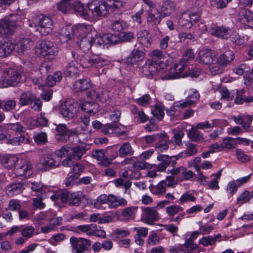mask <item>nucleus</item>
Segmentation results:
<instances>
[{
  "mask_svg": "<svg viewBox=\"0 0 253 253\" xmlns=\"http://www.w3.org/2000/svg\"><path fill=\"white\" fill-rule=\"evenodd\" d=\"M170 143L169 136L165 131L157 133L155 148L159 152H163L169 149Z\"/></svg>",
  "mask_w": 253,
  "mask_h": 253,
  "instance_id": "17",
  "label": "nucleus"
},
{
  "mask_svg": "<svg viewBox=\"0 0 253 253\" xmlns=\"http://www.w3.org/2000/svg\"><path fill=\"white\" fill-rule=\"evenodd\" d=\"M236 157L239 161L243 163L248 162L250 160V157L246 155L244 151L241 149L236 150Z\"/></svg>",
  "mask_w": 253,
  "mask_h": 253,
  "instance_id": "64",
  "label": "nucleus"
},
{
  "mask_svg": "<svg viewBox=\"0 0 253 253\" xmlns=\"http://www.w3.org/2000/svg\"><path fill=\"white\" fill-rule=\"evenodd\" d=\"M221 143L223 150L234 149L237 145V139L231 137L223 138Z\"/></svg>",
  "mask_w": 253,
  "mask_h": 253,
  "instance_id": "45",
  "label": "nucleus"
},
{
  "mask_svg": "<svg viewBox=\"0 0 253 253\" xmlns=\"http://www.w3.org/2000/svg\"><path fill=\"white\" fill-rule=\"evenodd\" d=\"M79 55L76 52L72 51L71 53L72 61L68 63L66 68V75L69 76H75L78 74V68L77 65L79 64L78 60Z\"/></svg>",
  "mask_w": 253,
  "mask_h": 253,
  "instance_id": "19",
  "label": "nucleus"
},
{
  "mask_svg": "<svg viewBox=\"0 0 253 253\" xmlns=\"http://www.w3.org/2000/svg\"><path fill=\"white\" fill-rule=\"evenodd\" d=\"M32 43L33 42L28 38L21 39L17 44L18 52H23L25 50H27Z\"/></svg>",
  "mask_w": 253,
  "mask_h": 253,
  "instance_id": "51",
  "label": "nucleus"
},
{
  "mask_svg": "<svg viewBox=\"0 0 253 253\" xmlns=\"http://www.w3.org/2000/svg\"><path fill=\"white\" fill-rule=\"evenodd\" d=\"M14 44L11 42L2 40L0 41V57H5L10 55L14 50Z\"/></svg>",
  "mask_w": 253,
  "mask_h": 253,
  "instance_id": "22",
  "label": "nucleus"
},
{
  "mask_svg": "<svg viewBox=\"0 0 253 253\" xmlns=\"http://www.w3.org/2000/svg\"><path fill=\"white\" fill-rule=\"evenodd\" d=\"M87 149L84 146H76L70 147V156L76 161L80 160L85 154Z\"/></svg>",
  "mask_w": 253,
  "mask_h": 253,
  "instance_id": "26",
  "label": "nucleus"
},
{
  "mask_svg": "<svg viewBox=\"0 0 253 253\" xmlns=\"http://www.w3.org/2000/svg\"><path fill=\"white\" fill-rule=\"evenodd\" d=\"M62 79V74L60 71L56 72L52 76H49L47 78V84L49 86H52L56 82H60Z\"/></svg>",
  "mask_w": 253,
  "mask_h": 253,
  "instance_id": "55",
  "label": "nucleus"
},
{
  "mask_svg": "<svg viewBox=\"0 0 253 253\" xmlns=\"http://www.w3.org/2000/svg\"><path fill=\"white\" fill-rule=\"evenodd\" d=\"M98 38V35L96 31L93 30L91 32H88L86 35L84 36L80 42V47L84 52L88 51L92 46L96 48L101 47L96 43V39Z\"/></svg>",
  "mask_w": 253,
  "mask_h": 253,
  "instance_id": "7",
  "label": "nucleus"
},
{
  "mask_svg": "<svg viewBox=\"0 0 253 253\" xmlns=\"http://www.w3.org/2000/svg\"><path fill=\"white\" fill-rule=\"evenodd\" d=\"M52 42L49 41L43 40L35 48V53L37 55L42 57L45 56L46 52L51 47Z\"/></svg>",
  "mask_w": 253,
  "mask_h": 253,
  "instance_id": "31",
  "label": "nucleus"
},
{
  "mask_svg": "<svg viewBox=\"0 0 253 253\" xmlns=\"http://www.w3.org/2000/svg\"><path fill=\"white\" fill-rule=\"evenodd\" d=\"M144 57V53L139 48H134L127 57L126 63L128 66H132Z\"/></svg>",
  "mask_w": 253,
  "mask_h": 253,
  "instance_id": "21",
  "label": "nucleus"
},
{
  "mask_svg": "<svg viewBox=\"0 0 253 253\" xmlns=\"http://www.w3.org/2000/svg\"><path fill=\"white\" fill-rule=\"evenodd\" d=\"M13 172L16 177L28 178L33 173V167L31 162L28 160H19L13 166Z\"/></svg>",
  "mask_w": 253,
  "mask_h": 253,
  "instance_id": "6",
  "label": "nucleus"
},
{
  "mask_svg": "<svg viewBox=\"0 0 253 253\" xmlns=\"http://www.w3.org/2000/svg\"><path fill=\"white\" fill-rule=\"evenodd\" d=\"M126 27V23L120 18L114 20L112 24L113 30L118 32L122 31Z\"/></svg>",
  "mask_w": 253,
  "mask_h": 253,
  "instance_id": "58",
  "label": "nucleus"
},
{
  "mask_svg": "<svg viewBox=\"0 0 253 253\" xmlns=\"http://www.w3.org/2000/svg\"><path fill=\"white\" fill-rule=\"evenodd\" d=\"M58 51L59 49L57 45L52 42L51 47H50L48 51L45 52L46 53L45 56H43L42 57L52 59L57 55Z\"/></svg>",
  "mask_w": 253,
  "mask_h": 253,
  "instance_id": "56",
  "label": "nucleus"
},
{
  "mask_svg": "<svg viewBox=\"0 0 253 253\" xmlns=\"http://www.w3.org/2000/svg\"><path fill=\"white\" fill-rule=\"evenodd\" d=\"M179 24L183 28L189 29L191 28L192 24L190 21V17L189 12H184L181 14L178 19Z\"/></svg>",
  "mask_w": 253,
  "mask_h": 253,
  "instance_id": "47",
  "label": "nucleus"
},
{
  "mask_svg": "<svg viewBox=\"0 0 253 253\" xmlns=\"http://www.w3.org/2000/svg\"><path fill=\"white\" fill-rule=\"evenodd\" d=\"M141 220L145 223L152 225L159 219V214L156 207H144L142 208Z\"/></svg>",
  "mask_w": 253,
  "mask_h": 253,
  "instance_id": "12",
  "label": "nucleus"
},
{
  "mask_svg": "<svg viewBox=\"0 0 253 253\" xmlns=\"http://www.w3.org/2000/svg\"><path fill=\"white\" fill-rule=\"evenodd\" d=\"M77 60L79 64L83 68H100L108 65L110 62V60L104 57L97 56L90 58L86 54L79 56Z\"/></svg>",
  "mask_w": 253,
  "mask_h": 253,
  "instance_id": "3",
  "label": "nucleus"
},
{
  "mask_svg": "<svg viewBox=\"0 0 253 253\" xmlns=\"http://www.w3.org/2000/svg\"><path fill=\"white\" fill-rule=\"evenodd\" d=\"M35 95L31 91H28L22 92L19 96V104L21 106L29 105Z\"/></svg>",
  "mask_w": 253,
  "mask_h": 253,
  "instance_id": "39",
  "label": "nucleus"
},
{
  "mask_svg": "<svg viewBox=\"0 0 253 253\" xmlns=\"http://www.w3.org/2000/svg\"><path fill=\"white\" fill-rule=\"evenodd\" d=\"M211 34L223 39H227L231 35V31L224 27H217L216 29L211 30Z\"/></svg>",
  "mask_w": 253,
  "mask_h": 253,
  "instance_id": "30",
  "label": "nucleus"
},
{
  "mask_svg": "<svg viewBox=\"0 0 253 253\" xmlns=\"http://www.w3.org/2000/svg\"><path fill=\"white\" fill-rule=\"evenodd\" d=\"M129 234L130 233L128 230L118 228L113 231L112 237L116 238H123L128 236Z\"/></svg>",
  "mask_w": 253,
  "mask_h": 253,
  "instance_id": "61",
  "label": "nucleus"
},
{
  "mask_svg": "<svg viewBox=\"0 0 253 253\" xmlns=\"http://www.w3.org/2000/svg\"><path fill=\"white\" fill-rule=\"evenodd\" d=\"M220 120L217 119H214L211 121V123H210L208 121H206L203 122L199 123L196 125L195 128L196 129H211L213 127L218 126L219 125Z\"/></svg>",
  "mask_w": 253,
  "mask_h": 253,
  "instance_id": "37",
  "label": "nucleus"
},
{
  "mask_svg": "<svg viewBox=\"0 0 253 253\" xmlns=\"http://www.w3.org/2000/svg\"><path fill=\"white\" fill-rule=\"evenodd\" d=\"M127 201L120 196H116L112 194L111 198L110 208L111 209H117L119 207H124L127 205Z\"/></svg>",
  "mask_w": 253,
  "mask_h": 253,
  "instance_id": "38",
  "label": "nucleus"
},
{
  "mask_svg": "<svg viewBox=\"0 0 253 253\" xmlns=\"http://www.w3.org/2000/svg\"><path fill=\"white\" fill-rule=\"evenodd\" d=\"M104 94V91L101 89H96L88 91L87 96L93 100H101Z\"/></svg>",
  "mask_w": 253,
  "mask_h": 253,
  "instance_id": "49",
  "label": "nucleus"
},
{
  "mask_svg": "<svg viewBox=\"0 0 253 253\" xmlns=\"http://www.w3.org/2000/svg\"><path fill=\"white\" fill-rule=\"evenodd\" d=\"M120 42V34L119 35L110 33L105 34L102 35H98V38L96 39V43L101 47L104 48L108 44H117Z\"/></svg>",
  "mask_w": 253,
  "mask_h": 253,
  "instance_id": "16",
  "label": "nucleus"
},
{
  "mask_svg": "<svg viewBox=\"0 0 253 253\" xmlns=\"http://www.w3.org/2000/svg\"><path fill=\"white\" fill-rule=\"evenodd\" d=\"M186 64L180 60L178 63L174 65V68L169 71H167L162 77L163 80L173 79L179 78L184 76V71Z\"/></svg>",
  "mask_w": 253,
  "mask_h": 253,
  "instance_id": "13",
  "label": "nucleus"
},
{
  "mask_svg": "<svg viewBox=\"0 0 253 253\" xmlns=\"http://www.w3.org/2000/svg\"><path fill=\"white\" fill-rule=\"evenodd\" d=\"M167 56L168 53L166 51L158 49L154 50L151 54L152 58L158 60L165 59L167 58Z\"/></svg>",
  "mask_w": 253,
  "mask_h": 253,
  "instance_id": "62",
  "label": "nucleus"
},
{
  "mask_svg": "<svg viewBox=\"0 0 253 253\" xmlns=\"http://www.w3.org/2000/svg\"><path fill=\"white\" fill-rule=\"evenodd\" d=\"M189 138L193 141L199 142L204 139L203 134L196 129H192L188 133Z\"/></svg>",
  "mask_w": 253,
  "mask_h": 253,
  "instance_id": "54",
  "label": "nucleus"
},
{
  "mask_svg": "<svg viewBox=\"0 0 253 253\" xmlns=\"http://www.w3.org/2000/svg\"><path fill=\"white\" fill-rule=\"evenodd\" d=\"M17 157L11 155H6L0 157V162L7 169H11L17 161Z\"/></svg>",
  "mask_w": 253,
  "mask_h": 253,
  "instance_id": "43",
  "label": "nucleus"
},
{
  "mask_svg": "<svg viewBox=\"0 0 253 253\" xmlns=\"http://www.w3.org/2000/svg\"><path fill=\"white\" fill-rule=\"evenodd\" d=\"M138 40L140 43L145 46L149 47L152 43L151 35L146 30H141L137 33Z\"/></svg>",
  "mask_w": 253,
  "mask_h": 253,
  "instance_id": "28",
  "label": "nucleus"
},
{
  "mask_svg": "<svg viewBox=\"0 0 253 253\" xmlns=\"http://www.w3.org/2000/svg\"><path fill=\"white\" fill-rule=\"evenodd\" d=\"M60 165V160L52 154H47L42 158L38 164L42 170L47 171L52 169L58 168Z\"/></svg>",
  "mask_w": 253,
  "mask_h": 253,
  "instance_id": "11",
  "label": "nucleus"
},
{
  "mask_svg": "<svg viewBox=\"0 0 253 253\" xmlns=\"http://www.w3.org/2000/svg\"><path fill=\"white\" fill-rule=\"evenodd\" d=\"M234 121L236 124L242 126L243 129L246 132H249L251 129V124L253 120V117L247 113L240 114L233 117Z\"/></svg>",
  "mask_w": 253,
  "mask_h": 253,
  "instance_id": "18",
  "label": "nucleus"
},
{
  "mask_svg": "<svg viewBox=\"0 0 253 253\" xmlns=\"http://www.w3.org/2000/svg\"><path fill=\"white\" fill-rule=\"evenodd\" d=\"M72 253H84L91 246V241L84 238L72 236L70 239Z\"/></svg>",
  "mask_w": 253,
  "mask_h": 253,
  "instance_id": "8",
  "label": "nucleus"
},
{
  "mask_svg": "<svg viewBox=\"0 0 253 253\" xmlns=\"http://www.w3.org/2000/svg\"><path fill=\"white\" fill-rule=\"evenodd\" d=\"M20 233L26 239H30L36 234V229L32 225L21 226Z\"/></svg>",
  "mask_w": 253,
  "mask_h": 253,
  "instance_id": "42",
  "label": "nucleus"
},
{
  "mask_svg": "<svg viewBox=\"0 0 253 253\" xmlns=\"http://www.w3.org/2000/svg\"><path fill=\"white\" fill-rule=\"evenodd\" d=\"M90 87V81L86 79L79 80L73 84V88L76 91L85 90Z\"/></svg>",
  "mask_w": 253,
  "mask_h": 253,
  "instance_id": "34",
  "label": "nucleus"
},
{
  "mask_svg": "<svg viewBox=\"0 0 253 253\" xmlns=\"http://www.w3.org/2000/svg\"><path fill=\"white\" fill-rule=\"evenodd\" d=\"M75 12L85 19H88L90 14L88 13V9L84 7V5L79 0H73L72 3V7Z\"/></svg>",
  "mask_w": 253,
  "mask_h": 253,
  "instance_id": "20",
  "label": "nucleus"
},
{
  "mask_svg": "<svg viewBox=\"0 0 253 253\" xmlns=\"http://www.w3.org/2000/svg\"><path fill=\"white\" fill-rule=\"evenodd\" d=\"M184 136V133L182 131H177L170 140V142L174 143L176 145L180 146L182 144L181 140Z\"/></svg>",
  "mask_w": 253,
  "mask_h": 253,
  "instance_id": "59",
  "label": "nucleus"
},
{
  "mask_svg": "<svg viewBox=\"0 0 253 253\" xmlns=\"http://www.w3.org/2000/svg\"><path fill=\"white\" fill-rule=\"evenodd\" d=\"M76 232L79 233L82 232L88 236H92L95 234L94 231L96 230V224L79 225L76 227Z\"/></svg>",
  "mask_w": 253,
  "mask_h": 253,
  "instance_id": "33",
  "label": "nucleus"
},
{
  "mask_svg": "<svg viewBox=\"0 0 253 253\" xmlns=\"http://www.w3.org/2000/svg\"><path fill=\"white\" fill-rule=\"evenodd\" d=\"M71 193L69 191H64L57 193L54 194L51 196L53 201L60 200L63 203H68Z\"/></svg>",
  "mask_w": 253,
  "mask_h": 253,
  "instance_id": "40",
  "label": "nucleus"
},
{
  "mask_svg": "<svg viewBox=\"0 0 253 253\" xmlns=\"http://www.w3.org/2000/svg\"><path fill=\"white\" fill-rule=\"evenodd\" d=\"M81 197L80 195L76 193H71L69 205L71 206H77L81 203Z\"/></svg>",
  "mask_w": 253,
  "mask_h": 253,
  "instance_id": "63",
  "label": "nucleus"
},
{
  "mask_svg": "<svg viewBox=\"0 0 253 253\" xmlns=\"http://www.w3.org/2000/svg\"><path fill=\"white\" fill-rule=\"evenodd\" d=\"M25 81L26 77L21 72L11 69L4 73L0 80V87L16 86Z\"/></svg>",
  "mask_w": 253,
  "mask_h": 253,
  "instance_id": "1",
  "label": "nucleus"
},
{
  "mask_svg": "<svg viewBox=\"0 0 253 253\" xmlns=\"http://www.w3.org/2000/svg\"><path fill=\"white\" fill-rule=\"evenodd\" d=\"M196 198L192 194L189 192H185L181 196L179 199V203L180 205H183L185 203L188 202H195Z\"/></svg>",
  "mask_w": 253,
  "mask_h": 253,
  "instance_id": "60",
  "label": "nucleus"
},
{
  "mask_svg": "<svg viewBox=\"0 0 253 253\" xmlns=\"http://www.w3.org/2000/svg\"><path fill=\"white\" fill-rule=\"evenodd\" d=\"M104 3L108 10V14L110 11H114L116 9H118L122 5L120 1L116 0H107Z\"/></svg>",
  "mask_w": 253,
  "mask_h": 253,
  "instance_id": "53",
  "label": "nucleus"
},
{
  "mask_svg": "<svg viewBox=\"0 0 253 253\" xmlns=\"http://www.w3.org/2000/svg\"><path fill=\"white\" fill-rule=\"evenodd\" d=\"M143 73L145 76L148 78L152 77L156 75L162 78L164 75L162 74L163 69H161L160 65L154 62L146 63L142 67Z\"/></svg>",
  "mask_w": 253,
  "mask_h": 253,
  "instance_id": "14",
  "label": "nucleus"
},
{
  "mask_svg": "<svg viewBox=\"0 0 253 253\" xmlns=\"http://www.w3.org/2000/svg\"><path fill=\"white\" fill-rule=\"evenodd\" d=\"M33 21L35 27H38L37 30L42 35L45 36L52 32L53 22L50 17L44 15L36 16Z\"/></svg>",
  "mask_w": 253,
  "mask_h": 253,
  "instance_id": "5",
  "label": "nucleus"
},
{
  "mask_svg": "<svg viewBox=\"0 0 253 253\" xmlns=\"http://www.w3.org/2000/svg\"><path fill=\"white\" fill-rule=\"evenodd\" d=\"M162 16V13L158 11L154 12L152 9H150L147 11V20L148 22L158 25L161 21Z\"/></svg>",
  "mask_w": 253,
  "mask_h": 253,
  "instance_id": "35",
  "label": "nucleus"
},
{
  "mask_svg": "<svg viewBox=\"0 0 253 253\" xmlns=\"http://www.w3.org/2000/svg\"><path fill=\"white\" fill-rule=\"evenodd\" d=\"M240 22L250 27H253V13L249 10H243L240 14Z\"/></svg>",
  "mask_w": 253,
  "mask_h": 253,
  "instance_id": "27",
  "label": "nucleus"
},
{
  "mask_svg": "<svg viewBox=\"0 0 253 253\" xmlns=\"http://www.w3.org/2000/svg\"><path fill=\"white\" fill-rule=\"evenodd\" d=\"M42 100L35 95L29 106L34 111L39 112L42 110Z\"/></svg>",
  "mask_w": 253,
  "mask_h": 253,
  "instance_id": "57",
  "label": "nucleus"
},
{
  "mask_svg": "<svg viewBox=\"0 0 253 253\" xmlns=\"http://www.w3.org/2000/svg\"><path fill=\"white\" fill-rule=\"evenodd\" d=\"M24 189L23 184L20 183H13L7 187L6 192L10 196H13L20 194Z\"/></svg>",
  "mask_w": 253,
  "mask_h": 253,
  "instance_id": "36",
  "label": "nucleus"
},
{
  "mask_svg": "<svg viewBox=\"0 0 253 253\" xmlns=\"http://www.w3.org/2000/svg\"><path fill=\"white\" fill-rule=\"evenodd\" d=\"M57 134L55 138L58 141L66 142L68 140V127L65 124H60L56 126Z\"/></svg>",
  "mask_w": 253,
  "mask_h": 253,
  "instance_id": "24",
  "label": "nucleus"
},
{
  "mask_svg": "<svg viewBox=\"0 0 253 253\" xmlns=\"http://www.w3.org/2000/svg\"><path fill=\"white\" fill-rule=\"evenodd\" d=\"M73 27L66 26L61 29L59 32V39L62 42H66L71 40L74 35Z\"/></svg>",
  "mask_w": 253,
  "mask_h": 253,
  "instance_id": "25",
  "label": "nucleus"
},
{
  "mask_svg": "<svg viewBox=\"0 0 253 253\" xmlns=\"http://www.w3.org/2000/svg\"><path fill=\"white\" fill-rule=\"evenodd\" d=\"M73 28L74 35L77 36H83V37L86 35L88 32L92 31L91 30V27L89 25L87 26L84 24L74 26Z\"/></svg>",
  "mask_w": 253,
  "mask_h": 253,
  "instance_id": "46",
  "label": "nucleus"
},
{
  "mask_svg": "<svg viewBox=\"0 0 253 253\" xmlns=\"http://www.w3.org/2000/svg\"><path fill=\"white\" fill-rule=\"evenodd\" d=\"M167 182L166 180H162L157 185L151 184L149 189L151 192L156 195H162L166 191Z\"/></svg>",
  "mask_w": 253,
  "mask_h": 253,
  "instance_id": "32",
  "label": "nucleus"
},
{
  "mask_svg": "<svg viewBox=\"0 0 253 253\" xmlns=\"http://www.w3.org/2000/svg\"><path fill=\"white\" fill-rule=\"evenodd\" d=\"M78 106L76 102L73 101H67L60 106L59 113L65 119H74L79 110Z\"/></svg>",
  "mask_w": 253,
  "mask_h": 253,
  "instance_id": "9",
  "label": "nucleus"
},
{
  "mask_svg": "<svg viewBox=\"0 0 253 253\" xmlns=\"http://www.w3.org/2000/svg\"><path fill=\"white\" fill-rule=\"evenodd\" d=\"M157 160L168 167H174L176 165L177 158L176 156L169 157L168 155L160 154L157 157Z\"/></svg>",
  "mask_w": 253,
  "mask_h": 253,
  "instance_id": "44",
  "label": "nucleus"
},
{
  "mask_svg": "<svg viewBox=\"0 0 253 253\" xmlns=\"http://www.w3.org/2000/svg\"><path fill=\"white\" fill-rule=\"evenodd\" d=\"M16 14H12L0 20V36L7 38L13 34L17 26Z\"/></svg>",
  "mask_w": 253,
  "mask_h": 253,
  "instance_id": "4",
  "label": "nucleus"
},
{
  "mask_svg": "<svg viewBox=\"0 0 253 253\" xmlns=\"http://www.w3.org/2000/svg\"><path fill=\"white\" fill-rule=\"evenodd\" d=\"M216 56V53L215 51L206 49L199 52L197 59L200 63L209 65V67L211 64L214 63Z\"/></svg>",
  "mask_w": 253,
  "mask_h": 253,
  "instance_id": "15",
  "label": "nucleus"
},
{
  "mask_svg": "<svg viewBox=\"0 0 253 253\" xmlns=\"http://www.w3.org/2000/svg\"><path fill=\"white\" fill-rule=\"evenodd\" d=\"M176 7L175 3L170 0L163 1L161 10L163 17L170 15L173 12Z\"/></svg>",
  "mask_w": 253,
  "mask_h": 253,
  "instance_id": "29",
  "label": "nucleus"
},
{
  "mask_svg": "<svg viewBox=\"0 0 253 253\" xmlns=\"http://www.w3.org/2000/svg\"><path fill=\"white\" fill-rule=\"evenodd\" d=\"M234 58V55L232 50H225L223 53L217 57L215 62L209 67L211 72L214 75L222 73L224 67L229 65Z\"/></svg>",
  "mask_w": 253,
  "mask_h": 253,
  "instance_id": "2",
  "label": "nucleus"
},
{
  "mask_svg": "<svg viewBox=\"0 0 253 253\" xmlns=\"http://www.w3.org/2000/svg\"><path fill=\"white\" fill-rule=\"evenodd\" d=\"M7 128L9 131L15 134L21 133L25 132L26 129L19 122L8 124Z\"/></svg>",
  "mask_w": 253,
  "mask_h": 253,
  "instance_id": "50",
  "label": "nucleus"
},
{
  "mask_svg": "<svg viewBox=\"0 0 253 253\" xmlns=\"http://www.w3.org/2000/svg\"><path fill=\"white\" fill-rule=\"evenodd\" d=\"M118 152L119 156L123 158L132 155L134 153L130 144L128 142L123 143L119 149Z\"/></svg>",
  "mask_w": 253,
  "mask_h": 253,
  "instance_id": "41",
  "label": "nucleus"
},
{
  "mask_svg": "<svg viewBox=\"0 0 253 253\" xmlns=\"http://www.w3.org/2000/svg\"><path fill=\"white\" fill-rule=\"evenodd\" d=\"M88 13L90 17L93 18L100 17L108 14V10L104 2L93 0L87 4Z\"/></svg>",
  "mask_w": 253,
  "mask_h": 253,
  "instance_id": "10",
  "label": "nucleus"
},
{
  "mask_svg": "<svg viewBox=\"0 0 253 253\" xmlns=\"http://www.w3.org/2000/svg\"><path fill=\"white\" fill-rule=\"evenodd\" d=\"M72 1H73V0H61V1L57 4V9L62 13H68L72 7Z\"/></svg>",
  "mask_w": 253,
  "mask_h": 253,
  "instance_id": "48",
  "label": "nucleus"
},
{
  "mask_svg": "<svg viewBox=\"0 0 253 253\" xmlns=\"http://www.w3.org/2000/svg\"><path fill=\"white\" fill-rule=\"evenodd\" d=\"M16 106V101L14 99H5L2 101V109L4 111L14 110Z\"/></svg>",
  "mask_w": 253,
  "mask_h": 253,
  "instance_id": "52",
  "label": "nucleus"
},
{
  "mask_svg": "<svg viewBox=\"0 0 253 253\" xmlns=\"http://www.w3.org/2000/svg\"><path fill=\"white\" fill-rule=\"evenodd\" d=\"M81 109L89 116H94L99 110V104L92 101H85L82 104Z\"/></svg>",
  "mask_w": 253,
  "mask_h": 253,
  "instance_id": "23",
  "label": "nucleus"
}]
</instances>
